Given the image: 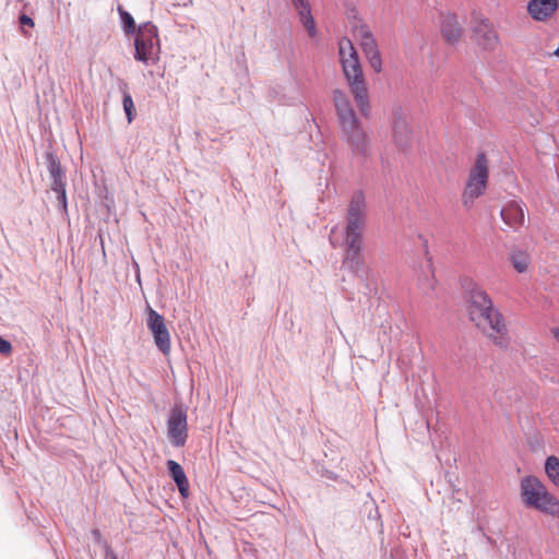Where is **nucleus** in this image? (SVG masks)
<instances>
[{
    "label": "nucleus",
    "mask_w": 559,
    "mask_h": 559,
    "mask_svg": "<svg viewBox=\"0 0 559 559\" xmlns=\"http://www.w3.org/2000/svg\"><path fill=\"white\" fill-rule=\"evenodd\" d=\"M367 223V204L365 195L361 191H357L352 195L347 212L346 224L342 242L334 237L335 227L331 229L330 242L336 248L344 246L343 266L348 269L361 282L365 283L367 293L374 289L372 273L369 267H365L362 257L364 249V231Z\"/></svg>",
    "instance_id": "nucleus-1"
},
{
    "label": "nucleus",
    "mask_w": 559,
    "mask_h": 559,
    "mask_svg": "<svg viewBox=\"0 0 559 559\" xmlns=\"http://www.w3.org/2000/svg\"><path fill=\"white\" fill-rule=\"evenodd\" d=\"M468 316L472 322L490 337L499 347L509 344L508 329L502 314L493 307L489 295L477 284L466 285Z\"/></svg>",
    "instance_id": "nucleus-2"
},
{
    "label": "nucleus",
    "mask_w": 559,
    "mask_h": 559,
    "mask_svg": "<svg viewBox=\"0 0 559 559\" xmlns=\"http://www.w3.org/2000/svg\"><path fill=\"white\" fill-rule=\"evenodd\" d=\"M333 103L337 115L343 140L347 143L354 157L367 159L371 156L370 138L357 118L345 92L333 91Z\"/></svg>",
    "instance_id": "nucleus-3"
},
{
    "label": "nucleus",
    "mask_w": 559,
    "mask_h": 559,
    "mask_svg": "<svg viewBox=\"0 0 559 559\" xmlns=\"http://www.w3.org/2000/svg\"><path fill=\"white\" fill-rule=\"evenodd\" d=\"M338 53L343 73L356 100L357 107L365 117H368L370 110L368 90L358 53L348 38H342L340 40Z\"/></svg>",
    "instance_id": "nucleus-4"
},
{
    "label": "nucleus",
    "mask_w": 559,
    "mask_h": 559,
    "mask_svg": "<svg viewBox=\"0 0 559 559\" xmlns=\"http://www.w3.org/2000/svg\"><path fill=\"white\" fill-rule=\"evenodd\" d=\"M134 37V59L145 64H154L159 60L160 40L158 28L152 22H144L138 26Z\"/></svg>",
    "instance_id": "nucleus-5"
},
{
    "label": "nucleus",
    "mask_w": 559,
    "mask_h": 559,
    "mask_svg": "<svg viewBox=\"0 0 559 559\" xmlns=\"http://www.w3.org/2000/svg\"><path fill=\"white\" fill-rule=\"evenodd\" d=\"M488 162L485 153H478L475 164L469 170L468 180L463 193V204L469 206L473 201L483 195L488 181Z\"/></svg>",
    "instance_id": "nucleus-6"
},
{
    "label": "nucleus",
    "mask_w": 559,
    "mask_h": 559,
    "mask_svg": "<svg viewBox=\"0 0 559 559\" xmlns=\"http://www.w3.org/2000/svg\"><path fill=\"white\" fill-rule=\"evenodd\" d=\"M167 435L174 447H183L188 438L187 409L175 404L167 419Z\"/></svg>",
    "instance_id": "nucleus-7"
},
{
    "label": "nucleus",
    "mask_w": 559,
    "mask_h": 559,
    "mask_svg": "<svg viewBox=\"0 0 559 559\" xmlns=\"http://www.w3.org/2000/svg\"><path fill=\"white\" fill-rule=\"evenodd\" d=\"M355 33L370 67L374 72L380 73L382 71V58L370 27L367 24H360L356 26Z\"/></svg>",
    "instance_id": "nucleus-8"
},
{
    "label": "nucleus",
    "mask_w": 559,
    "mask_h": 559,
    "mask_svg": "<svg viewBox=\"0 0 559 559\" xmlns=\"http://www.w3.org/2000/svg\"><path fill=\"white\" fill-rule=\"evenodd\" d=\"M147 328L151 330L155 345L163 354L170 352V335L166 328L164 317L154 309L148 308Z\"/></svg>",
    "instance_id": "nucleus-9"
},
{
    "label": "nucleus",
    "mask_w": 559,
    "mask_h": 559,
    "mask_svg": "<svg viewBox=\"0 0 559 559\" xmlns=\"http://www.w3.org/2000/svg\"><path fill=\"white\" fill-rule=\"evenodd\" d=\"M521 498L528 508H534L547 491L545 485L535 476H526L521 480Z\"/></svg>",
    "instance_id": "nucleus-10"
},
{
    "label": "nucleus",
    "mask_w": 559,
    "mask_h": 559,
    "mask_svg": "<svg viewBox=\"0 0 559 559\" xmlns=\"http://www.w3.org/2000/svg\"><path fill=\"white\" fill-rule=\"evenodd\" d=\"M521 498L528 508H534L547 491L545 485L535 476H526L521 480Z\"/></svg>",
    "instance_id": "nucleus-11"
},
{
    "label": "nucleus",
    "mask_w": 559,
    "mask_h": 559,
    "mask_svg": "<svg viewBox=\"0 0 559 559\" xmlns=\"http://www.w3.org/2000/svg\"><path fill=\"white\" fill-rule=\"evenodd\" d=\"M474 37L477 44L486 50H493L499 44V36L488 19L476 21Z\"/></svg>",
    "instance_id": "nucleus-12"
},
{
    "label": "nucleus",
    "mask_w": 559,
    "mask_h": 559,
    "mask_svg": "<svg viewBox=\"0 0 559 559\" xmlns=\"http://www.w3.org/2000/svg\"><path fill=\"white\" fill-rule=\"evenodd\" d=\"M440 31L444 40L456 44L462 37L463 28L454 13H442L440 17Z\"/></svg>",
    "instance_id": "nucleus-13"
},
{
    "label": "nucleus",
    "mask_w": 559,
    "mask_h": 559,
    "mask_svg": "<svg viewBox=\"0 0 559 559\" xmlns=\"http://www.w3.org/2000/svg\"><path fill=\"white\" fill-rule=\"evenodd\" d=\"M558 7V0H530L527 12L533 20L543 22L552 16Z\"/></svg>",
    "instance_id": "nucleus-14"
},
{
    "label": "nucleus",
    "mask_w": 559,
    "mask_h": 559,
    "mask_svg": "<svg viewBox=\"0 0 559 559\" xmlns=\"http://www.w3.org/2000/svg\"><path fill=\"white\" fill-rule=\"evenodd\" d=\"M500 216L506 225L513 230H518L525 223L524 204L512 201L501 210Z\"/></svg>",
    "instance_id": "nucleus-15"
},
{
    "label": "nucleus",
    "mask_w": 559,
    "mask_h": 559,
    "mask_svg": "<svg viewBox=\"0 0 559 559\" xmlns=\"http://www.w3.org/2000/svg\"><path fill=\"white\" fill-rule=\"evenodd\" d=\"M45 160L51 178V188L66 186V170L61 166L58 156L52 151H49L45 153Z\"/></svg>",
    "instance_id": "nucleus-16"
},
{
    "label": "nucleus",
    "mask_w": 559,
    "mask_h": 559,
    "mask_svg": "<svg viewBox=\"0 0 559 559\" xmlns=\"http://www.w3.org/2000/svg\"><path fill=\"white\" fill-rule=\"evenodd\" d=\"M393 139L399 148L405 151L411 147L412 130L405 118L399 116L393 123Z\"/></svg>",
    "instance_id": "nucleus-17"
},
{
    "label": "nucleus",
    "mask_w": 559,
    "mask_h": 559,
    "mask_svg": "<svg viewBox=\"0 0 559 559\" xmlns=\"http://www.w3.org/2000/svg\"><path fill=\"white\" fill-rule=\"evenodd\" d=\"M294 8L298 12L301 24L308 32L310 37L317 35L316 22L311 13V7L309 0H290Z\"/></svg>",
    "instance_id": "nucleus-18"
},
{
    "label": "nucleus",
    "mask_w": 559,
    "mask_h": 559,
    "mask_svg": "<svg viewBox=\"0 0 559 559\" xmlns=\"http://www.w3.org/2000/svg\"><path fill=\"white\" fill-rule=\"evenodd\" d=\"M167 467L169 475L176 483L181 497L187 498L189 496V481L183 467L174 460L167 461Z\"/></svg>",
    "instance_id": "nucleus-19"
},
{
    "label": "nucleus",
    "mask_w": 559,
    "mask_h": 559,
    "mask_svg": "<svg viewBox=\"0 0 559 559\" xmlns=\"http://www.w3.org/2000/svg\"><path fill=\"white\" fill-rule=\"evenodd\" d=\"M534 509H536L545 514H548V515H551L555 518H559V500L555 496L549 493L548 491H546L543 495V497L540 498L538 503L534 507Z\"/></svg>",
    "instance_id": "nucleus-20"
},
{
    "label": "nucleus",
    "mask_w": 559,
    "mask_h": 559,
    "mask_svg": "<svg viewBox=\"0 0 559 559\" xmlns=\"http://www.w3.org/2000/svg\"><path fill=\"white\" fill-rule=\"evenodd\" d=\"M511 263L519 273L526 272L530 264V255L523 250H514L511 253Z\"/></svg>",
    "instance_id": "nucleus-21"
},
{
    "label": "nucleus",
    "mask_w": 559,
    "mask_h": 559,
    "mask_svg": "<svg viewBox=\"0 0 559 559\" xmlns=\"http://www.w3.org/2000/svg\"><path fill=\"white\" fill-rule=\"evenodd\" d=\"M545 472L548 478L559 487V459L555 455L547 457L545 462Z\"/></svg>",
    "instance_id": "nucleus-22"
},
{
    "label": "nucleus",
    "mask_w": 559,
    "mask_h": 559,
    "mask_svg": "<svg viewBox=\"0 0 559 559\" xmlns=\"http://www.w3.org/2000/svg\"><path fill=\"white\" fill-rule=\"evenodd\" d=\"M419 286L423 293L427 296L431 295L436 287V277L431 270V262L428 261V272L419 277Z\"/></svg>",
    "instance_id": "nucleus-23"
},
{
    "label": "nucleus",
    "mask_w": 559,
    "mask_h": 559,
    "mask_svg": "<svg viewBox=\"0 0 559 559\" xmlns=\"http://www.w3.org/2000/svg\"><path fill=\"white\" fill-rule=\"evenodd\" d=\"M118 13L121 19L122 29L126 35H133L138 31L134 19L122 7H118Z\"/></svg>",
    "instance_id": "nucleus-24"
},
{
    "label": "nucleus",
    "mask_w": 559,
    "mask_h": 559,
    "mask_svg": "<svg viewBox=\"0 0 559 559\" xmlns=\"http://www.w3.org/2000/svg\"><path fill=\"white\" fill-rule=\"evenodd\" d=\"M122 105L128 122L130 123L134 119L135 108L132 96L128 91H123Z\"/></svg>",
    "instance_id": "nucleus-25"
},
{
    "label": "nucleus",
    "mask_w": 559,
    "mask_h": 559,
    "mask_svg": "<svg viewBox=\"0 0 559 559\" xmlns=\"http://www.w3.org/2000/svg\"><path fill=\"white\" fill-rule=\"evenodd\" d=\"M51 190L57 193V202H58L59 210L61 212L67 213V192H66V186L53 187V188H51Z\"/></svg>",
    "instance_id": "nucleus-26"
},
{
    "label": "nucleus",
    "mask_w": 559,
    "mask_h": 559,
    "mask_svg": "<svg viewBox=\"0 0 559 559\" xmlns=\"http://www.w3.org/2000/svg\"><path fill=\"white\" fill-rule=\"evenodd\" d=\"M12 352V345L11 343L0 336V354L2 355H10Z\"/></svg>",
    "instance_id": "nucleus-27"
},
{
    "label": "nucleus",
    "mask_w": 559,
    "mask_h": 559,
    "mask_svg": "<svg viewBox=\"0 0 559 559\" xmlns=\"http://www.w3.org/2000/svg\"><path fill=\"white\" fill-rule=\"evenodd\" d=\"M20 23H21L22 27H24V26L34 27V25H35L33 19L26 14H22L20 16Z\"/></svg>",
    "instance_id": "nucleus-28"
},
{
    "label": "nucleus",
    "mask_w": 559,
    "mask_h": 559,
    "mask_svg": "<svg viewBox=\"0 0 559 559\" xmlns=\"http://www.w3.org/2000/svg\"><path fill=\"white\" fill-rule=\"evenodd\" d=\"M107 557H109L110 559H118L117 555L111 550L107 551Z\"/></svg>",
    "instance_id": "nucleus-29"
},
{
    "label": "nucleus",
    "mask_w": 559,
    "mask_h": 559,
    "mask_svg": "<svg viewBox=\"0 0 559 559\" xmlns=\"http://www.w3.org/2000/svg\"><path fill=\"white\" fill-rule=\"evenodd\" d=\"M555 338L559 342V328L552 330Z\"/></svg>",
    "instance_id": "nucleus-30"
},
{
    "label": "nucleus",
    "mask_w": 559,
    "mask_h": 559,
    "mask_svg": "<svg viewBox=\"0 0 559 559\" xmlns=\"http://www.w3.org/2000/svg\"><path fill=\"white\" fill-rule=\"evenodd\" d=\"M180 2L183 7H187L192 3V0H180Z\"/></svg>",
    "instance_id": "nucleus-31"
},
{
    "label": "nucleus",
    "mask_w": 559,
    "mask_h": 559,
    "mask_svg": "<svg viewBox=\"0 0 559 559\" xmlns=\"http://www.w3.org/2000/svg\"><path fill=\"white\" fill-rule=\"evenodd\" d=\"M94 537H99V532L98 531H94Z\"/></svg>",
    "instance_id": "nucleus-32"
}]
</instances>
